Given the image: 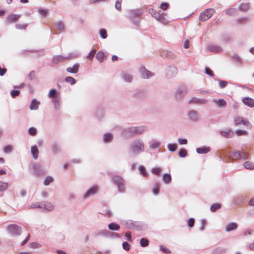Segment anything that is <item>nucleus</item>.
I'll use <instances>...</instances> for the list:
<instances>
[{
  "instance_id": "obj_1",
  "label": "nucleus",
  "mask_w": 254,
  "mask_h": 254,
  "mask_svg": "<svg viewBox=\"0 0 254 254\" xmlns=\"http://www.w3.org/2000/svg\"><path fill=\"white\" fill-rule=\"evenodd\" d=\"M145 146L144 142L140 138L133 140L128 147V153L130 155L136 156L145 150Z\"/></svg>"
},
{
  "instance_id": "obj_2",
  "label": "nucleus",
  "mask_w": 254,
  "mask_h": 254,
  "mask_svg": "<svg viewBox=\"0 0 254 254\" xmlns=\"http://www.w3.org/2000/svg\"><path fill=\"white\" fill-rule=\"evenodd\" d=\"M147 130L146 126L130 127L123 130V134L127 137L140 135Z\"/></svg>"
},
{
  "instance_id": "obj_3",
  "label": "nucleus",
  "mask_w": 254,
  "mask_h": 254,
  "mask_svg": "<svg viewBox=\"0 0 254 254\" xmlns=\"http://www.w3.org/2000/svg\"><path fill=\"white\" fill-rule=\"evenodd\" d=\"M143 13L141 9H130L128 11L127 18L135 25L138 23V19Z\"/></svg>"
},
{
  "instance_id": "obj_4",
  "label": "nucleus",
  "mask_w": 254,
  "mask_h": 254,
  "mask_svg": "<svg viewBox=\"0 0 254 254\" xmlns=\"http://www.w3.org/2000/svg\"><path fill=\"white\" fill-rule=\"evenodd\" d=\"M8 233L12 236H19L22 233L21 228L16 224H10L6 227Z\"/></svg>"
},
{
  "instance_id": "obj_5",
  "label": "nucleus",
  "mask_w": 254,
  "mask_h": 254,
  "mask_svg": "<svg viewBox=\"0 0 254 254\" xmlns=\"http://www.w3.org/2000/svg\"><path fill=\"white\" fill-rule=\"evenodd\" d=\"M113 181L118 186V191L123 193L125 190L124 179L120 176H114L113 178Z\"/></svg>"
},
{
  "instance_id": "obj_6",
  "label": "nucleus",
  "mask_w": 254,
  "mask_h": 254,
  "mask_svg": "<svg viewBox=\"0 0 254 254\" xmlns=\"http://www.w3.org/2000/svg\"><path fill=\"white\" fill-rule=\"evenodd\" d=\"M215 10L213 8L206 9L200 14L199 20L201 21H206L211 18Z\"/></svg>"
},
{
  "instance_id": "obj_7",
  "label": "nucleus",
  "mask_w": 254,
  "mask_h": 254,
  "mask_svg": "<svg viewBox=\"0 0 254 254\" xmlns=\"http://www.w3.org/2000/svg\"><path fill=\"white\" fill-rule=\"evenodd\" d=\"M234 122L237 126L242 124L247 127H251L250 123L247 120H245L242 117H238L235 118L234 119Z\"/></svg>"
},
{
  "instance_id": "obj_8",
  "label": "nucleus",
  "mask_w": 254,
  "mask_h": 254,
  "mask_svg": "<svg viewBox=\"0 0 254 254\" xmlns=\"http://www.w3.org/2000/svg\"><path fill=\"white\" fill-rule=\"evenodd\" d=\"M98 191V187L97 186H94L90 188L87 190L83 194V198L86 199L90 196L96 194Z\"/></svg>"
},
{
  "instance_id": "obj_9",
  "label": "nucleus",
  "mask_w": 254,
  "mask_h": 254,
  "mask_svg": "<svg viewBox=\"0 0 254 254\" xmlns=\"http://www.w3.org/2000/svg\"><path fill=\"white\" fill-rule=\"evenodd\" d=\"M177 68L175 66H169L166 70V76L168 78H172L177 73Z\"/></svg>"
},
{
  "instance_id": "obj_10",
  "label": "nucleus",
  "mask_w": 254,
  "mask_h": 254,
  "mask_svg": "<svg viewBox=\"0 0 254 254\" xmlns=\"http://www.w3.org/2000/svg\"><path fill=\"white\" fill-rule=\"evenodd\" d=\"M187 88L185 86H181L177 90L175 97L177 100L181 99L186 93Z\"/></svg>"
},
{
  "instance_id": "obj_11",
  "label": "nucleus",
  "mask_w": 254,
  "mask_h": 254,
  "mask_svg": "<svg viewBox=\"0 0 254 254\" xmlns=\"http://www.w3.org/2000/svg\"><path fill=\"white\" fill-rule=\"evenodd\" d=\"M161 142L156 139H153L148 142L149 148L151 150H155L161 146Z\"/></svg>"
},
{
  "instance_id": "obj_12",
  "label": "nucleus",
  "mask_w": 254,
  "mask_h": 254,
  "mask_svg": "<svg viewBox=\"0 0 254 254\" xmlns=\"http://www.w3.org/2000/svg\"><path fill=\"white\" fill-rule=\"evenodd\" d=\"M139 72L141 76L143 78H149L152 76L153 74L147 70L145 67H142L139 69Z\"/></svg>"
},
{
  "instance_id": "obj_13",
  "label": "nucleus",
  "mask_w": 254,
  "mask_h": 254,
  "mask_svg": "<svg viewBox=\"0 0 254 254\" xmlns=\"http://www.w3.org/2000/svg\"><path fill=\"white\" fill-rule=\"evenodd\" d=\"M33 168L34 174L36 176H40L45 174V170L41 165L39 164H35L33 165Z\"/></svg>"
},
{
  "instance_id": "obj_14",
  "label": "nucleus",
  "mask_w": 254,
  "mask_h": 254,
  "mask_svg": "<svg viewBox=\"0 0 254 254\" xmlns=\"http://www.w3.org/2000/svg\"><path fill=\"white\" fill-rule=\"evenodd\" d=\"M207 50L208 52L214 53H221L222 52V48L217 45H209L207 47Z\"/></svg>"
},
{
  "instance_id": "obj_15",
  "label": "nucleus",
  "mask_w": 254,
  "mask_h": 254,
  "mask_svg": "<svg viewBox=\"0 0 254 254\" xmlns=\"http://www.w3.org/2000/svg\"><path fill=\"white\" fill-rule=\"evenodd\" d=\"M219 133L221 135L226 138H231L234 135V132L229 128L220 130Z\"/></svg>"
},
{
  "instance_id": "obj_16",
  "label": "nucleus",
  "mask_w": 254,
  "mask_h": 254,
  "mask_svg": "<svg viewBox=\"0 0 254 254\" xmlns=\"http://www.w3.org/2000/svg\"><path fill=\"white\" fill-rule=\"evenodd\" d=\"M237 228L238 225L236 223L231 222L225 226V231L229 232L236 230Z\"/></svg>"
},
{
  "instance_id": "obj_17",
  "label": "nucleus",
  "mask_w": 254,
  "mask_h": 254,
  "mask_svg": "<svg viewBox=\"0 0 254 254\" xmlns=\"http://www.w3.org/2000/svg\"><path fill=\"white\" fill-rule=\"evenodd\" d=\"M243 103L246 106L253 108L254 107V100L250 97H245L242 100Z\"/></svg>"
},
{
  "instance_id": "obj_18",
  "label": "nucleus",
  "mask_w": 254,
  "mask_h": 254,
  "mask_svg": "<svg viewBox=\"0 0 254 254\" xmlns=\"http://www.w3.org/2000/svg\"><path fill=\"white\" fill-rule=\"evenodd\" d=\"M79 68V64L76 63L74 64L71 67H68L66 68V71L70 73H76L78 72Z\"/></svg>"
},
{
  "instance_id": "obj_19",
  "label": "nucleus",
  "mask_w": 254,
  "mask_h": 254,
  "mask_svg": "<svg viewBox=\"0 0 254 254\" xmlns=\"http://www.w3.org/2000/svg\"><path fill=\"white\" fill-rule=\"evenodd\" d=\"M41 208H44L47 211H52L54 209L53 204L50 202H41Z\"/></svg>"
},
{
  "instance_id": "obj_20",
  "label": "nucleus",
  "mask_w": 254,
  "mask_h": 254,
  "mask_svg": "<svg viewBox=\"0 0 254 254\" xmlns=\"http://www.w3.org/2000/svg\"><path fill=\"white\" fill-rule=\"evenodd\" d=\"M189 103L195 104H205L207 103V100L204 99L193 97L190 100Z\"/></svg>"
},
{
  "instance_id": "obj_21",
  "label": "nucleus",
  "mask_w": 254,
  "mask_h": 254,
  "mask_svg": "<svg viewBox=\"0 0 254 254\" xmlns=\"http://www.w3.org/2000/svg\"><path fill=\"white\" fill-rule=\"evenodd\" d=\"M213 101L215 104V105L219 108L224 107L227 105L226 101L223 99H219L218 100L214 99H213Z\"/></svg>"
},
{
  "instance_id": "obj_22",
  "label": "nucleus",
  "mask_w": 254,
  "mask_h": 254,
  "mask_svg": "<svg viewBox=\"0 0 254 254\" xmlns=\"http://www.w3.org/2000/svg\"><path fill=\"white\" fill-rule=\"evenodd\" d=\"M188 115L190 120L193 121H197L198 119V116L196 111L194 110H190L188 113Z\"/></svg>"
},
{
  "instance_id": "obj_23",
  "label": "nucleus",
  "mask_w": 254,
  "mask_h": 254,
  "mask_svg": "<svg viewBox=\"0 0 254 254\" xmlns=\"http://www.w3.org/2000/svg\"><path fill=\"white\" fill-rule=\"evenodd\" d=\"M64 60V58L62 55L55 56L52 59V63L53 64H57L63 62Z\"/></svg>"
},
{
  "instance_id": "obj_24",
  "label": "nucleus",
  "mask_w": 254,
  "mask_h": 254,
  "mask_svg": "<svg viewBox=\"0 0 254 254\" xmlns=\"http://www.w3.org/2000/svg\"><path fill=\"white\" fill-rule=\"evenodd\" d=\"M40 105V102L36 99H33L30 105L29 108L31 110H36L38 109Z\"/></svg>"
},
{
  "instance_id": "obj_25",
  "label": "nucleus",
  "mask_w": 254,
  "mask_h": 254,
  "mask_svg": "<svg viewBox=\"0 0 254 254\" xmlns=\"http://www.w3.org/2000/svg\"><path fill=\"white\" fill-rule=\"evenodd\" d=\"M20 17V15L15 14H11L9 16H8L7 18L6 22L7 23H9L12 22L16 21Z\"/></svg>"
},
{
  "instance_id": "obj_26",
  "label": "nucleus",
  "mask_w": 254,
  "mask_h": 254,
  "mask_svg": "<svg viewBox=\"0 0 254 254\" xmlns=\"http://www.w3.org/2000/svg\"><path fill=\"white\" fill-rule=\"evenodd\" d=\"M31 153L34 159H37L38 158L39 150L36 145L31 147Z\"/></svg>"
},
{
  "instance_id": "obj_27",
  "label": "nucleus",
  "mask_w": 254,
  "mask_h": 254,
  "mask_svg": "<svg viewBox=\"0 0 254 254\" xmlns=\"http://www.w3.org/2000/svg\"><path fill=\"white\" fill-rule=\"evenodd\" d=\"M196 151L198 154H206L210 151V148L209 147L203 146L196 148Z\"/></svg>"
},
{
  "instance_id": "obj_28",
  "label": "nucleus",
  "mask_w": 254,
  "mask_h": 254,
  "mask_svg": "<svg viewBox=\"0 0 254 254\" xmlns=\"http://www.w3.org/2000/svg\"><path fill=\"white\" fill-rule=\"evenodd\" d=\"M162 180L164 183L168 184L171 183L172 177L169 174H164L162 175Z\"/></svg>"
},
{
  "instance_id": "obj_29",
  "label": "nucleus",
  "mask_w": 254,
  "mask_h": 254,
  "mask_svg": "<svg viewBox=\"0 0 254 254\" xmlns=\"http://www.w3.org/2000/svg\"><path fill=\"white\" fill-rule=\"evenodd\" d=\"M113 138V134L111 133H106L104 134L103 137L104 142L108 143L111 142Z\"/></svg>"
},
{
  "instance_id": "obj_30",
  "label": "nucleus",
  "mask_w": 254,
  "mask_h": 254,
  "mask_svg": "<svg viewBox=\"0 0 254 254\" xmlns=\"http://www.w3.org/2000/svg\"><path fill=\"white\" fill-rule=\"evenodd\" d=\"M96 57L100 63H102L103 62L106 56L104 52L99 51L97 53Z\"/></svg>"
},
{
  "instance_id": "obj_31",
  "label": "nucleus",
  "mask_w": 254,
  "mask_h": 254,
  "mask_svg": "<svg viewBox=\"0 0 254 254\" xmlns=\"http://www.w3.org/2000/svg\"><path fill=\"white\" fill-rule=\"evenodd\" d=\"M108 228L111 231H118L120 229V226L119 224L113 222L109 224Z\"/></svg>"
},
{
  "instance_id": "obj_32",
  "label": "nucleus",
  "mask_w": 254,
  "mask_h": 254,
  "mask_svg": "<svg viewBox=\"0 0 254 254\" xmlns=\"http://www.w3.org/2000/svg\"><path fill=\"white\" fill-rule=\"evenodd\" d=\"M122 77L126 82H130L132 80V76L128 73H124L122 74Z\"/></svg>"
},
{
  "instance_id": "obj_33",
  "label": "nucleus",
  "mask_w": 254,
  "mask_h": 254,
  "mask_svg": "<svg viewBox=\"0 0 254 254\" xmlns=\"http://www.w3.org/2000/svg\"><path fill=\"white\" fill-rule=\"evenodd\" d=\"M249 8L250 5L249 3H242L239 6V9L243 11H247Z\"/></svg>"
},
{
  "instance_id": "obj_34",
  "label": "nucleus",
  "mask_w": 254,
  "mask_h": 254,
  "mask_svg": "<svg viewBox=\"0 0 254 254\" xmlns=\"http://www.w3.org/2000/svg\"><path fill=\"white\" fill-rule=\"evenodd\" d=\"M56 27L60 32H63L64 30V25L62 21L58 22L56 24Z\"/></svg>"
},
{
  "instance_id": "obj_35",
  "label": "nucleus",
  "mask_w": 254,
  "mask_h": 254,
  "mask_svg": "<svg viewBox=\"0 0 254 254\" xmlns=\"http://www.w3.org/2000/svg\"><path fill=\"white\" fill-rule=\"evenodd\" d=\"M244 167L247 169H254V163L250 161H246L243 164Z\"/></svg>"
},
{
  "instance_id": "obj_36",
  "label": "nucleus",
  "mask_w": 254,
  "mask_h": 254,
  "mask_svg": "<svg viewBox=\"0 0 254 254\" xmlns=\"http://www.w3.org/2000/svg\"><path fill=\"white\" fill-rule=\"evenodd\" d=\"M230 157L233 160L241 159V152H232L231 153Z\"/></svg>"
},
{
  "instance_id": "obj_37",
  "label": "nucleus",
  "mask_w": 254,
  "mask_h": 254,
  "mask_svg": "<svg viewBox=\"0 0 254 254\" xmlns=\"http://www.w3.org/2000/svg\"><path fill=\"white\" fill-rule=\"evenodd\" d=\"M156 19L158 21H159L162 23H166L167 22L166 19L164 16L163 14L159 13V14L158 15V16H157V18H156Z\"/></svg>"
},
{
  "instance_id": "obj_38",
  "label": "nucleus",
  "mask_w": 254,
  "mask_h": 254,
  "mask_svg": "<svg viewBox=\"0 0 254 254\" xmlns=\"http://www.w3.org/2000/svg\"><path fill=\"white\" fill-rule=\"evenodd\" d=\"M177 144L176 143H169L167 144V148L170 152H174L177 149Z\"/></svg>"
},
{
  "instance_id": "obj_39",
  "label": "nucleus",
  "mask_w": 254,
  "mask_h": 254,
  "mask_svg": "<svg viewBox=\"0 0 254 254\" xmlns=\"http://www.w3.org/2000/svg\"><path fill=\"white\" fill-rule=\"evenodd\" d=\"M225 252V250L222 248H217L214 249L212 252V254H223Z\"/></svg>"
},
{
  "instance_id": "obj_40",
  "label": "nucleus",
  "mask_w": 254,
  "mask_h": 254,
  "mask_svg": "<svg viewBox=\"0 0 254 254\" xmlns=\"http://www.w3.org/2000/svg\"><path fill=\"white\" fill-rule=\"evenodd\" d=\"M8 186V184L0 181V192L5 190Z\"/></svg>"
},
{
  "instance_id": "obj_41",
  "label": "nucleus",
  "mask_w": 254,
  "mask_h": 254,
  "mask_svg": "<svg viewBox=\"0 0 254 254\" xmlns=\"http://www.w3.org/2000/svg\"><path fill=\"white\" fill-rule=\"evenodd\" d=\"M127 225L130 228L136 229L138 227L137 222L133 221H129L127 223Z\"/></svg>"
},
{
  "instance_id": "obj_42",
  "label": "nucleus",
  "mask_w": 254,
  "mask_h": 254,
  "mask_svg": "<svg viewBox=\"0 0 254 254\" xmlns=\"http://www.w3.org/2000/svg\"><path fill=\"white\" fill-rule=\"evenodd\" d=\"M236 13V9L234 7H231L226 10V13L229 15H235Z\"/></svg>"
},
{
  "instance_id": "obj_43",
  "label": "nucleus",
  "mask_w": 254,
  "mask_h": 254,
  "mask_svg": "<svg viewBox=\"0 0 254 254\" xmlns=\"http://www.w3.org/2000/svg\"><path fill=\"white\" fill-rule=\"evenodd\" d=\"M54 107L56 110H59L61 108V101L59 99H55L53 100Z\"/></svg>"
},
{
  "instance_id": "obj_44",
  "label": "nucleus",
  "mask_w": 254,
  "mask_h": 254,
  "mask_svg": "<svg viewBox=\"0 0 254 254\" xmlns=\"http://www.w3.org/2000/svg\"><path fill=\"white\" fill-rule=\"evenodd\" d=\"M140 244L141 247H146L149 244V241L146 238H141L140 240Z\"/></svg>"
},
{
  "instance_id": "obj_45",
  "label": "nucleus",
  "mask_w": 254,
  "mask_h": 254,
  "mask_svg": "<svg viewBox=\"0 0 254 254\" xmlns=\"http://www.w3.org/2000/svg\"><path fill=\"white\" fill-rule=\"evenodd\" d=\"M100 36L103 39H106L107 37V31L105 29H101L99 30Z\"/></svg>"
},
{
  "instance_id": "obj_46",
  "label": "nucleus",
  "mask_w": 254,
  "mask_h": 254,
  "mask_svg": "<svg viewBox=\"0 0 254 254\" xmlns=\"http://www.w3.org/2000/svg\"><path fill=\"white\" fill-rule=\"evenodd\" d=\"M54 181L53 178L51 176L47 177L44 181V184L45 186H48L51 183L53 182Z\"/></svg>"
},
{
  "instance_id": "obj_47",
  "label": "nucleus",
  "mask_w": 254,
  "mask_h": 254,
  "mask_svg": "<svg viewBox=\"0 0 254 254\" xmlns=\"http://www.w3.org/2000/svg\"><path fill=\"white\" fill-rule=\"evenodd\" d=\"M65 81L67 83H70L71 85H73L76 83L75 79L71 76H67L65 78Z\"/></svg>"
},
{
  "instance_id": "obj_48",
  "label": "nucleus",
  "mask_w": 254,
  "mask_h": 254,
  "mask_svg": "<svg viewBox=\"0 0 254 254\" xmlns=\"http://www.w3.org/2000/svg\"><path fill=\"white\" fill-rule=\"evenodd\" d=\"M178 155L180 157L184 158L187 155V151L186 149L182 148L179 151Z\"/></svg>"
},
{
  "instance_id": "obj_49",
  "label": "nucleus",
  "mask_w": 254,
  "mask_h": 254,
  "mask_svg": "<svg viewBox=\"0 0 254 254\" xmlns=\"http://www.w3.org/2000/svg\"><path fill=\"white\" fill-rule=\"evenodd\" d=\"M159 184L158 183H156L153 188V192L154 194H158L159 192Z\"/></svg>"
},
{
  "instance_id": "obj_50",
  "label": "nucleus",
  "mask_w": 254,
  "mask_h": 254,
  "mask_svg": "<svg viewBox=\"0 0 254 254\" xmlns=\"http://www.w3.org/2000/svg\"><path fill=\"white\" fill-rule=\"evenodd\" d=\"M216 80L219 82V85L220 88H225L228 84V82L225 80H222L220 79H217Z\"/></svg>"
},
{
  "instance_id": "obj_51",
  "label": "nucleus",
  "mask_w": 254,
  "mask_h": 254,
  "mask_svg": "<svg viewBox=\"0 0 254 254\" xmlns=\"http://www.w3.org/2000/svg\"><path fill=\"white\" fill-rule=\"evenodd\" d=\"M221 205L218 203H215L212 204L210 207V210L212 212H215L217 210L220 208Z\"/></svg>"
},
{
  "instance_id": "obj_52",
  "label": "nucleus",
  "mask_w": 254,
  "mask_h": 254,
  "mask_svg": "<svg viewBox=\"0 0 254 254\" xmlns=\"http://www.w3.org/2000/svg\"><path fill=\"white\" fill-rule=\"evenodd\" d=\"M41 208V202H37L32 203L30 206H29V208Z\"/></svg>"
},
{
  "instance_id": "obj_53",
  "label": "nucleus",
  "mask_w": 254,
  "mask_h": 254,
  "mask_svg": "<svg viewBox=\"0 0 254 254\" xmlns=\"http://www.w3.org/2000/svg\"><path fill=\"white\" fill-rule=\"evenodd\" d=\"M232 58L235 61L237 62L239 64H241L243 63L242 60L238 55L235 54L232 56Z\"/></svg>"
},
{
  "instance_id": "obj_54",
  "label": "nucleus",
  "mask_w": 254,
  "mask_h": 254,
  "mask_svg": "<svg viewBox=\"0 0 254 254\" xmlns=\"http://www.w3.org/2000/svg\"><path fill=\"white\" fill-rule=\"evenodd\" d=\"M159 247H160V251H161L164 253H166V254H170L171 253V251L168 248H167L166 247H165L164 246L160 245Z\"/></svg>"
},
{
  "instance_id": "obj_55",
  "label": "nucleus",
  "mask_w": 254,
  "mask_h": 254,
  "mask_svg": "<svg viewBox=\"0 0 254 254\" xmlns=\"http://www.w3.org/2000/svg\"><path fill=\"white\" fill-rule=\"evenodd\" d=\"M95 53H96L95 50H93L91 51L89 53L88 55L87 56V57H86L87 59L92 61L94 57Z\"/></svg>"
},
{
  "instance_id": "obj_56",
  "label": "nucleus",
  "mask_w": 254,
  "mask_h": 254,
  "mask_svg": "<svg viewBox=\"0 0 254 254\" xmlns=\"http://www.w3.org/2000/svg\"><path fill=\"white\" fill-rule=\"evenodd\" d=\"M56 93H57V91L56 89H51L48 94L49 97L50 98L55 97L56 96Z\"/></svg>"
},
{
  "instance_id": "obj_57",
  "label": "nucleus",
  "mask_w": 254,
  "mask_h": 254,
  "mask_svg": "<svg viewBox=\"0 0 254 254\" xmlns=\"http://www.w3.org/2000/svg\"><path fill=\"white\" fill-rule=\"evenodd\" d=\"M20 94V91L18 90H12L10 92V95L12 98H15Z\"/></svg>"
},
{
  "instance_id": "obj_58",
  "label": "nucleus",
  "mask_w": 254,
  "mask_h": 254,
  "mask_svg": "<svg viewBox=\"0 0 254 254\" xmlns=\"http://www.w3.org/2000/svg\"><path fill=\"white\" fill-rule=\"evenodd\" d=\"M28 132L30 135H35L36 134L37 130L35 127H31L28 129Z\"/></svg>"
},
{
  "instance_id": "obj_59",
  "label": "nucleus",
  "mask_w": 254,
  "mask_h": 254,
  "mask_svg": "<svg viewBox=\"0 0 254 254\" xmlns=\"http://www.w3.org/2000/svg\"><path fill=\"white\" fill-rule=\"evenodd\" d=\"M27 26V24H16L15 27L17 29H20V30H23L25 29L26 27Z\"/></svg>"
},
{
  "instance_id": "obj_60",
  "label": "nucleus",
  "mask_w": 254,
  "mask_h": 254,
  "mask_svg": "<svg viewBox=\"0 0 254 254\" xmlns=\"http://www.w3.org/2000/svg\"><path fill=\"white\" fill-rule=\"evenodd\" d=\"M139 171L140 172V173L143 176H146L147 175V173L146 172V170L145 168L142 166H140L139 167Z\"/></svg>"
},
{
  "instance_id": "obj_61",
  "label": "nucleus",
  "mask_w": 254,
  "mask_h": 254,
  "mask_svg": "<svg viewBox=\"0 0 254 254\" xmlns=\"http://www.w3.org/2000/svg\"><path fill=\"white\" fill-rule=\"evenodd\" d=\"M194 219L193 218H190L188 219V225L189 227L191 228L193 226L194 223Z\"/></svg>"
},
{
  "instance_id": "obj_62",
  "label": "nucleus",
  "mask_w": 254,
  "mask_h": 254,
  "mask_svg": "<svg viewBox=\"0 0 254 254\" xmlns=\"http://www.w3.org/2000/svg\"><path fill=\"white\" fill-rule=\"evenodd\" d=\"M11 150L12 146L10 145H6L3 149V152L5 153H10L11 151Z\"/></svg>"
},
{
  "instance_id": "obj_63",
  "label": "nucleus",
  "mask_w": 254,
  "mask_h": 254,
  "mask_svg": "<svg viewBox=\"0 0 254 254\" xmlns=\"http://www.w3.org/2000/svg\"><path fill=\"white\" fill-rule=\"evenodd\" d=\"M151 172L154 174L159 175L161 172V169L157 167L153 168L151 170Z\"/></svg>"
},
{
  "instance_id": "obj_64",
  "label": "nucleus",
  "mask_w": 254,
  "mask_h": 254,
  "mask_svg": "<svg viewBox=\"0 0 254 254\" xmlns=\"http://www.w3.org/2000/svg\"><path fill=\"white\" fill-rule=\"evenodd\" d=\"M149 13L152 15V17L155 19L157 18V16H158V15L159 13L158 12L153 9L149 10Z\"/></svg>"
}]
</instances>
